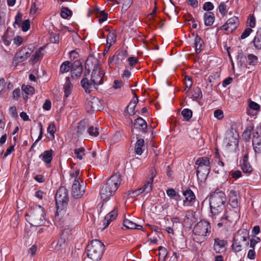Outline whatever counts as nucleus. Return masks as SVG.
I'll return each instance as SVG.
<instances>
[{
	"mask_svg": "<svg viewBox=\"0 0 261 261\" xmlns=\"http://www.w3.org/2000/svg\"><path fill=\"white\" fill-rule=\"evenodd\" d=\"M226 200L224 192L216 190L210 197V206L212 217L214 222H217L219 227L227 228L239 217L236 211H225V203Z\"/></svg>",
	"mask_w": 261,
	"mask_h": 261,
	"instance_id": "1",
	"label": "nucleus"
},
{
	"mask_svg": "<svg viewBox=\"0 0 261 261\" xmlns=\"http://www.w3.org/2000/svg\"><path fill=\"white\" fill-rule=\"evenodd\" d=\"M93 63L95 64L91 74L90 82L86 77L83 78L81 82L82 87L84 89L85 92L88 93L94 89H97L99 85L103 84L102 77L103 73L99 69H97L96 66L97 60L96 59L92 56L89 57L86 62L85 67L87 68L88 66L90 68V65Z\"/></svg>",
	"mask_w": 261,
	"mask_h": 261,
	"instance_id": "2",
	"label": "nucleus"
},
{
	"mask_svg": "<svg viewBox=\"0 0 261 261\" xmlns=\"http://www.w3.org/2000/svg\"><path fill=\"white\" fill-rule=\"evenodd\" d=\"M121 182L118 174L112 175L104 184L100 191V197L103 200H108L115 193Z\"/></svg>",
	"mask_w": 261,
	"mask_h": 261,
	"instance_id": "3",
	"label": "nucleus"
},
{
	"mask_svg": "<svg viewBox=\"0 0 261 261\" xmlns=\"http://www.w3.org/2000/svg\"><path fill=\"white\" fill-rule=\"evenodd\" d=\"M45 213L43 208L38 205L32 208L25 214L26 220L29 223L35 226L42 225L45 222Z\"/></svg>",
	"mask_w": 261,
	"mask_h": 261,
	"instance_id": "4",
	"label": "nucleus"
},
{
	"mask_svg": "<svg viewBox=\"0 0 261 261\" xmlns=\"http://www.w3.org/2000/svg\"><path fill=\"white\" fill-rule=\"evenodd\" d=\"M104 244L98 240H92L86 248L87 256L94 261L101 259L104 252Z\"/></svg>",
	"mask_w": 261,
	"mask_h": 261,
	"instance_id": "5",
	"label": "nucleus"
},
{
	"mask_svg": "<svg viewBox=\"0 0 261 261\" xmlns=\"http://www.w3.org/2000/svg\"><path fill=\"white\" fill-rule=\"evenodd\" d=\"M195 165L197 166L196 174L198 179L201 181L205 180L211 168L210 159L206 156L198 158Z\"/></svg>",
	"mask_w": 261,
	"mask_h": 261,
	"instance_id": "6",
	"label": "nucleus"
},
{
	"mask_svg": "<svg viewBox=\"0 0 261 261\" xmlns=\"http://www.w3.org/2000/svg\"><path fill=\"white\" fill-rule=\"evenodd\" d=\"M55 199L57 205V214L59 215V213L66 207L68 201V191L65 187H61L56 192Z\"/></svg>",
	"mask_w": 261,
	"mask_h": 261,
	"instance_id": "7",
	"label": "nucleus"
},
{
	"mask_svg": "<svg viewBox=\"0 0 261 261\" xmlns=\"http://www.w3.org/2000/svg\"><path fill=\"white\" fill-rule=\"evenodd\" d=\"M193 232L195 235L203 237H206L211 232L210 224L205 220H201L195 225Z\"/></svg>",
	"mask_w": 261,
	"mask_h": 261,
	"instance_id": "8",
	"label": "nucleus"
},
{
	"mask_svg": "<svg viewBox=\"0 0 261 261\" xmlns=\"http://www.w3.org/2000/svg\"><path fill=\"white\" fill-rule=\"evenodd\" d=\"M70 236V230L68 229H64L58 241L55 250L58 252H62L65 250L67 245V242Z\"/></svg>",
	"mask_w": 261,
	"mask_h": 261,
	"instance_id": "9",
	"label": "nucleus"
},
{
	"mask_svg": "<svg viewBox=\"0 0 261 261\" xmlns=\"http://www.w3.org/2000/svg\"><path fill=\"white\" fill-rule=\"evenodd\" d=\"M33 51V50L30 48V46L27 49L25 47L21 48L15 55L13 59V64L16 66L19 63L24 61L30 56Z\"/></svg>",
	"mask_w": 261,
	"mask_h": 261,
	"instance_id": "10",
	"label": "nucleus"
},
{
	"mask_svg": "<svg viewBox=\"0 0 261 261\" xmlns=\"http://www.w3.org/2000/svg\"><path fill=\"white\" fill-rule=\"evenodd\" d=\"M86 109L88 112L92 113L102 109V105L97 97H90L86 101Z\"/></svg>",
	"mask_w": 261,
	"mask_h": 261,
	"instance_id": "11",
	"label": "nucleus"
},
{
	"mask_svg": "<svg viewBox=\"0 0 261 261\" xmlns=\"http://www.w3.org/2000/svg\"><path fill=\"white\" fill-rule=\"evenodd\" d=\"M85 185L83 180L73 181L72 186V195L76 199L81 198L85 193Z\"/></svg>",
	"mask_w": 261,
	"mask_h": 261,
	"instance_id": "12",
	"label": "nucleus"
},
{
	"mask_svg": "<svg viewBox=\"0 0 261 261\" xmlns=\"http://www.w3.org/2000/svg\"><path fill=\"white\" fill-rule=\"evenodd\" d=\"M183 195L185 200L183 201V205L185 206H190L193 205L196 201V196L193 192L190 189L182 190Z\"/></svg>",
	"mask_w": 261,
	"mask_h": 261,
	"instance_id": "13",
	"label": "nucleus"
},
{
	"mask_svg": "<svg viewBox=\"0 0 261 261\" xmlns=\"http://www.w3.org/2000/svg\"><path fill=\"white\" fill-rule=\"evenodd\" d=\"M83 72L82 63L79 60H76L71 65V76L73 79L80 77Z\"/></svg>",
	"mask_w": 261,
	"mask_h": 261,
	"instance_id": "14",
	"label": "nucleus"
},
{
	"mask_svg": "<svg viewBox=\"0 0 261 261\" xmlns=\"http://www.w3.org/2000/svg\"><path fill=\"white\" fill-rule=\"evenodd\" d=\"M239 19L236 16H233L232 17L228 19L226 23L223 25L221 27L225 31L230 30L231 32L235 30L239 25Z\"/></svg>",
	"mask_w": 261,
	"mask_h": 261,
	"instance_id": "15",
	"label": "nucleus"
},
{
	"mask_svg": "<svg viewBox=\"0 0 261 261\" xmlns=\"http://www.w3.org/2000/svg\"><path fill=\"white\" fill-rule=\"evenodd\" d=\"M151 176L148 180H147L144 185L141 187L140 190L141 192L146 193H150L152 190V182L153 181L154 177L155 176V174L154 173L153 170H151Z\"/></svg>",
	"mask_w": 261,
	"mask_h": 261,
	"instance_id": "16",
	"label": "nucleus"
},
{
	"mask_svg": "<svg viewBox=\"0 0 261 261\" xmlns=\"http://www.w3.org/2000/svg\"><path fill=\"white\" fill-rule=\"evenodd\" d=\"M227 242L224 240H221L218 238H215L214 244V250L216 253H221L225 251Z\"/></svg>",
	"mask_w": 261,
	"mask_h": 261,
	"instance_id": "17",
	"label": "nucleus"
},
{
	"mask_svg": "<svg viewBox=\"0 0 261 261\" xmlns=\"http://www.w3.org/2000/svg\"><path fill=\"white\" fill-rule=\"evenodd\" d=\"M126 58L125 52H119L118 54L115 55L112 57L111 60L109 61V64L110 65L111 64L114 63L117 66H119L123 64Z\"/></svg>",
	"mask_w": 261,
	"mask_h": 261,
	"instance_id": "18",
	"label": "nucleus"
},
{
	"mask_svg": "<svg viewBox=\"0 0 261 261\" xmlns=\"http://www.w3.org/2000/svg\"><path fill=\"white\" fill-rule=\"evenodd\" d=\"M134 127L143 133L147 132V124L146 121L141 117H138L135 120Z\"/></svg>",
	"mask_w": 261,
	"mask_h": 261,
	"instance_id": "19",
	"label": "nucleus"
},
{
	"mask_svg": "<svg viewBox=\"0 0 261 261\" xmlns=\"http://www.w3.org/2000/svg\"><path fill=\"white\" fill-rule=\"evenodd\" d=\"M253 149L256 153H261V136L256 132L253 134L252 139Z\"/></svg>",
	"mask_w": 261,
	"mask_h": 261,
	"instance_id": "20",
	"label": "nucleus"
},
{
	"mask_svg": "<svg viewBox=\"0 0 261 261\" xmlns=\"http://www.w3.org/2000/svg\"><path fill=\"white\" fill-rule=\"evenodd\" d=\"M117 215L118 210L117 208L116 207L106 216L103 221V224L105 225L103 229L109 225L111 222L113 221L116 218Z\"/></svg>",
	"mask_w": 261,
	"mask_h": 261,
	"instance_id": "21",
	"label": "nucleus"
},
{
	"mask_svg": "<svg viewBox=\"0 0 261 261\" xmlns=\"http://www.w3.org/2000/svg\"><path fill=\"white\" fill-rule=\"evenodd\" d=\"M228 197L230 205L233 208L238 207L239 205L238 192L234 190H231L228 194Z\"/></svg>",
	"mask_w": 261,
	"mask_h": 261,
	"instance_id": "22",
	"label": "nucleus"
},
{
	"mask_svg": "<svg viewBox=\"0 0 261 261\" xmlns=\"http://www.w3.org/2000/svg\"><path fill=\"white\" fill-rule=\"evenodd\" d=\"M236 239L239 241H243L245 242V245L248 246L249 242L247 241L249 238V232L247 230L244 229L241 231H239L237 234H236Z\"/></svg>",
	"mask_w": 261,
	"mask_h": 261,
	"instance_id": "23",
	"label": "nucleus"
},
{
	"mask_svg": "<svg viewBox=\"0 0 261 261\" xmlns=\"http://www.w3.org/2000/svg\"><path fill=\"white\" fill-rule=\"evenodd\" d=\"M53 152L52 149L45 150L39 155V158L41 159L46 164H50L53 160Z\"/></svg>",
	"mask_w": 261,
	"mask_h": 261,
	"instance_id": "24",
	"label": "nucleus"
},
{
	"mask_svg": "<svg viewBox=\"0 0 261 261\" xmlns=\"http://www.w3.org/2000/svg\"><path fill=\"white\" fill-rule=\"evenodd\" d=\"M204 24L209 27L213 25L215 20L214 14L212 12H207L204 14L203 16Z\"/></svg>",
	"mask_w": 261,
	"mask_h": 261,
	"instance_id": "25",
	"label": "nucleus"
},
{
	"mask_svg": "<svg viewBox=\"0 0 261 261\" xmlns=\"http://www.w3.org/2000/svg\"><path fill=\"white\" fill-rule=\"evenodd\" d=\"M63 88H64V98H66L71 94V93L72 91V89H73V85L71 83L69 77H67L66 78V82L64 85Z\"/></svg>",
	"mask_w": 261,
	"mask_h": 261,
	"instance_id": "26",
	"label": "nucleus"
},
{
	"mask_svg": "<svg viewBox=\"0 0 261 261\" xmlns=\"http://www.w3.org/2000/svg\"><path fill=\"white\" fill-rule=\"evenodd\" d=\"M123 226L127 229H137L144 230L142 225L137 224L127 219L124 220Z\"/></svg>",
	"mask_w": 261,
	"mask_h": 261,
	"instance_id": "27",
	"label": "nucleus"
},
{
	"mask_svg": "<svg viewBox=\"0 0 261 261\" xmlns=\"http://www.w3.org/2000/svg\"><path fill=\"white\" fill-rule=\"evenodd\" d=\"M43 47H41L33 55L31 58L33 64H36L38 61H40L42 59L43 57Z\"/></svg>",
	"mask_w": 261,
	"mask_h": 261,
	"instance_id": "28",
	"label": "nucleus"
},
{
	"mask_svg": "<svg viewBox=\"0 0 261 261\" xmlns=\"http://www.w3.org/2000/svg\"><path fill=\"white\" fill-rule=\"evenodd\" d=\"M134 96L136 97V99H132L127 107L126 110L130 115H133L135 114L134 110L138 101V97L135 93H134Z\"/></svg>",
	"mask_w": 261,
	"mask_h": 261,
	"instance_id": "29",
	"label": "nucleus"
},
{
	"mask_svg": "<svg viewBox=\"0 0 261 261\" xmlns=\"http://www.w3.org/2000/svg\"><path fill=\"white\" fill-rule=\"evenodd\" d=\"M116 40V33L115 31L110 32L107 35V45L110 48Z\"/></svg>",
	"mask_w": 261,
	"mask_h": 261,
	"instance_id": "30",
	"label": "nucleus"
},
{
	"mask_svg": "<svg viewBox=\"0 0 261 261\" xmlns=\"http://www.w3.org/2000/svg\"><path fill=\"white\" fill-rule=\"evenodd\" d=\"M166 193L170 199H175L176 201L181 199V196L178 192L173 188H169L166 190Z\"/></svg>",
	"mask_w": 261,
	"mask_h": 261,
	"instance_id": "31",
	"label": "nucleus"
},
{
	"mask_svg": "<svg viewBox=\"0 0 261 261\" xmlns=\"http://www.w3.org/2000/svg\"><path fill=\"white\" fill-rule=\"evenodd\" d=\"M204 45V42L201 38L198 35L195 37L194 41V45L195 47L196 52L198 54L202 50V47Z\"/></svg>",
	"mask_w": 261,
	"mask_h": 261,
	"instance_id": "32",
	"label": "nucleus"
},
{
	"mask_svg": "<svg viewBox=\"0 0 261 261\" xmlns=\"http://www.w3.org/2000/svg\"><path fill=\"white\" fill-rule=\"evenodd\" d=\"M72 64L68 61L64 62L60 66L59 72L61 74H63L68 72L69 70L71 71Z\"/></svg>",
	"mask_w": 261,
	"mask_h": 261,
	"instance_id": "33",
	"label": "nucleus"
},
{
	"mask_svg": "<svg viewBox=\"0 0 261 261\" xmlns=\"http://www.w3.org/2000/svg\"><path fill=\"white\" fill-rule=\"evenodd\" d=\"M86 129L85 122L81 121L77 123V125L75 128V134L77 136L79 137L83 134Z\"/></svg>",
	"mask_w": 261,
	"mask_h": 261,
	"instance_id": "34",
	"label": "nucleus"
},
{
	"mask_svg": "<svg viewBox=\"0 0 261 261\" xmlns=\"http://www.w3.org/2000/svg\"><path fill=\"white\" fill-rule=\"evenodd\" d=\"M144 145V140L142 139H138L135 146V152L138 155L143 153L142 147Z\"/></svg>",
	"mask_w": 261,
	"mask_h": 261,
	"instance_id": "35",
	"label": "nucleus"
},
{
	"mask_svg": "<svg viewBox=\"0 0 261 261\" xmlns=\"http://www.w3.org/2000/svg\"><path fill=\"white\" fill-rule=\"evenodd\" d=\"M181 114L184 117V120L188 121L192 118L193 112L190 109L186 108L182 110Z\"/></svg>",
	"mask_w": 261,
	"mask_h": 261,
	"instance_id": "36",
	"label": "nucleus"
},
{
	"mask_svg": "<svg viewBox=\"0 0 261 261\" xmlns=\"http://www.w3.org/2000/svg\"><path fill=\"white\" fill-rule=\"evenodd\" d=\"M21 90L22 93L27 95H33L35 93V88L30 85H22Z\"/></svg>",
	"mask_w": 261,
	"mask_h": 261,
	"instance_id": "37",
	"label": "nucleus"
},
{
	"mask_svg": "<svg viewBox=\"0 0 261 261\" xmlns=\"http://www.w3.org/2000/svg\"><path fill=\"white\" fill-rule=\"evenodd\" d=\"M236 234L234 236L233 239V243L232 245V250L236 252H238L242 250V246L241 244V241H239V240H237L236 239Z\"/></svg>",
	"mask_w": 261,
	"mask_h": 261,
	"instance_id": "38",
	"label": "nucleus"
},
{
	"mask_svg": "<svg viewBox=\"0 0 261 261\" xmlns=\"http://www.w3.org/2000/svg\"><path fill=\"white\" fill-rule=\"evenodd\" d=\"M195 216V212L192 210H188L186 211L185 214V217L187 222L190 221V223H193L194 222Z\"/></svg>",
	"mask_w": 261,
	"mask_h": 261,
	"instance_id": "39",
	"label": "nucleus"
},
{
	"mask_svg": "<svg viewBox=\"0 0 261 261\" xmlns=\"http://www.w3.org/2000/svg\"><path fill=\"white\" fill-rule=\"evenodd\" d=\"M117 4L122 5V8L127 9L133 4V0H115Z\"/></svg>",
	"mask_w": 261,
	"mask_h": 261,
	"instance_id": "40",
	"label": "nucleus"
},
{
	"mask_svg": "<svg viewBox=\"0 0 261 261\" xmlns=\"http://www.w3.org/2000/svg\"><path fill=\"white\" fill-rule=\"evenodd\" d=\"M22 15L20 12H18L15 17V21L13 26L15 28H19L22 23Z\"/></svg>",
	"mask_w": 261,
	"mask_h": 261,
	"instance_id": "41",
	"label": "nucleus"
},
{
	"mask_svg": "<svg viewBox=\"0 0 261 261\" xmlns=\"http://www.w3.org/2000/svg\"><path fill=\"white\" fill-rule=\"evenodd\" d=\"M72 15V11L67 7H62L61 10V16L64 19Z\"/></svg>",
	"mask_w": 261,
	"mask_h": 261,
	"instance_id": "42",
	"label": "nucleus"
},
{
	"mask_svg": "<svg viewBox=\"0 0 261 261\" xmlns=\"http://www.w3.org/2000/svg\"><path fill=\"white\" fill-rule=\"evenodd\" d=\"M87 132L89 135L95 137H97L99 134L98 127L93 126H89Z\"/></svg>",
	"mask_w": 261,
	"mask_h": 261,
	"instance_id": "43",
	"label": "nucleus"
},
{
	"mask_svg": "<svg viewBox=\"0 0 261 261\" xmlns=\"http://www.w3.org/2000/svg\"><path fill=\"white\" fill-rule=\"evenodd\" d=\"M242 170L245 173H250L252 172V168L249 162L242 163Z\"/></svg>",
	"mask_w": 261,
	"mask_h": 261,
	"instance_id": "44",
	"label": "nucleus"
},
{
	"mask_svg": "<svg viewBox=\"0 0 261 261\" xmlns=\"http://www.w3.org/2000/svg\"><path fill=\"white\" fill-rule=\"evenodd\" d=\"M56 126L54 124H50L47 127V133L49 134V138L51 140L55 139V133L56 132Z\"/></svg>",
	"mask_w": 261,
	"mask_h": 261,
	"instance_id": "45",
	"label": "nucleus"
},
{
	"mask_svg": "<svg viewBox=\"0 0 261 261\" xmlns=\"http://www.w3.org/2000/svg\"><path fill=\"white\" fill-rule=\"evenodd\" d=\"M192 95L194 98L201 99L202 97V94L200 88L197 87L194 88Z\"/></svg>",
	"mask_w": 261,
	"mask_h": 261,
	"instance_id": "46",
	"label": "nucleus"
},
{
	"mask_svg": "<svg viewBox=\"0 0 261 261\" xmlns=\"http://www.w3.org/2000/svg\"><path fill=\"white\" fill-rule=\"evenodd\" d=\"M80 174V169H77L74 171L70 173V176L71 178L74 179V181L76 180H78L79 182L81 181L82 180L81 179V177Z\"/></svg>",
	"mask_w": 261,
	"mask_h": 261,
	"instance_id": "47",
	"label": "nucleus"
},
{
	"mask_svg": "<svg viewBox=\"0 0 261 261\" xmlns=\"http://www.w3.org/2000/svg\"><path fill=\"white\" fill-rule=\"evenodd\" d=\"M254 47L257 49H261V35H256L253 40Z\"/></svg>",
	"mask_w": 261,
	"mask_h": 261,
	"instance_id": "48",
	"label": "nucleus"
},
{
	"mask_svg": "<svg viewBox=\"0 0 261 261\" xmlns=\"http://www.w3.org/2000/svg\"><path fill=\"white\" fill-rule=\"evenodd\" d=\"M85 149L83 147H81L77 149H75L74 150V154L79 160H82L83 156L85 155Z\"/></svg>",
	"mask_w": 261,
	"mask_h": 261,
	"instance_id": "49",
	"label": "nucleus"
},
{
	"mask_svg": "<svg viewBox=\"0 0 261 261\" xmlns=\"http://www.w3.org/2000/svg\"><path fill=\"white\" fill-rule=\"evenodd\" d=\"M247 58L249 61V64L250 65H254L257 63L258 59L257 57L253 54H249Z\"/></svg>",
	"mask_w": 261,
	"mask_h": 261,
	"instance_id": "50",
	"label": "nucleus"
},
{
	"mask_svg": "<svg viewBox=\"0 0 261 261\" xmlns=\"http://www.w3.org/2000/svg\"><path fill=\"white\" fill-rule=\"evenodd\" d=\"M219 12L223 15L225 16L227 12V6L224 3L222 2L218 7Z\"/></svg>",
	"mask_w": 261,
	"mask_h": 261,
	"instance_id": "51",
	"label": "nucleus"
},
{
	"mask_svg": "<svg viewBox=\"0 0 261 261\" xmlns=\"http://www.w3.org/2000/svg\"><path fill=\"white\" fill-rule=\"evenodd\" d=\"M2 39L5 45L8 46L10 44L11 38L8 36V32L6 31L2 37Z\"/></svg>",
	"mask_w": 261,
	"mask_h": 261,
	"instance_id": "52",
	"label": "nucleus"
},
{
	"mask_svg": "<svg viewBox=\"0 0 261 261\" xmlns=\"http://www.w3.org/2000/svg\"><path fill=\"white\" fill-rule=\"evenodd\" d=\"M141 193H142L141 192V190L140 189H138L135 190L128 191L127 195L129 197L133 198L140 195Z\"/></svg>",
	"mask_w": 261,
	"mask_h": 261,
	"instance_id": "53",
	"label": "nucleus"
},
{
	"mask_svg": "<svg viewBox=\"0 0 261 261\" xmlns=\"http://www.w3.org/2000/svg\"><path fill=\"white\" fill-rule=\"evenodd\" d=\"M247 22L250 28H253L255 27V18L253 15H250L248 18Z\"/></svg>",
	"mask_w": 261,
	"mask_h": 261,
	"instance_id": "54",
	"label": "nucleus"
},
{
	"mask_svg": "<svg viewBox=\"0 0 261 261\" xmlns=\"http://www.w3.org/2000/svg\"><path fill=\"white\" fill-rule=\"evenodd\" d=\"M214 116L218 120H221L224 117L223 112L221 110L217 109L214 111Z\"/></svg>",
	"mask_w": 261,
	"mask_h": 261,
	"instance_id": "55",
	"label": "nucleus"
},
{
	"mask_svg": "<svg viewBox=\"0 0 261 261\" xmlns=\"http://www.w3.org/2000/svg\"><path fill=\"white\" fill-rule=\"evenodd\" d=\"M214 8V5L212 3L207 2L204 4L203 6V9L204 11H210L213 10Z\"/></svg>",
	"mask_w": 261,
	"mask_h": 261,
	"instance_id": "56",
	"label": "nucleus"
},
{
	"mask_svg": "<svg viewBox=\"0 0 261 261\" xmlns=\"http://www.w3.org/2000/svg\"><path fill=\"white\" fill-rule=\"evenodd\" d=\"M21 29L23 32H27L30 28V23L29 20H24L21 24Z\"/></svg>",
	"mask_w": 261,
	"mask_h": 261,
	"instance_id": "57",
	"label": "nucleus"
},
{
	"mask_svg": "<svg viewBox=\"0 0 261 261\" xmlns=\"http://www.w3.org/2000/svg\"><path fill=\"white\" fill-rule=\"evenodd\" d=\"M253 31L252 29L250 28H247L245 29V30L243 32L242 35H241L240 38L242 39H244L247 37H248L250 33Z\"/></svg>",
	"mask_w": 261,
	"mask_h": 261,
	"instance_id": "58",
	"label": "nucleus"
},
{
	"mask_svg": "<svg viewBox=\"0 0 261 261\" xmlns=\"http://www.w3.org/2000/svg\"><path fill=\"white\" fill-rule=\"evenodd\" d=\"M249 107L250 109L255 111H258L260 108V106L257 103L253 101L249 102Z\"/></svg>",
	"mask_w": 261,
	"mask_h": 261,
	"instance_id": "59",
	"label": "nucleus"
},
{
	"mask_svg": "<svg viewBox=\"0 0 261 261\" xmlns=\"http://www.w3.org/2000/svg\"><path fill=\"white\" fill-rule=\"evenodd\" d=\"M123 85V82L121 81L116 80L114 81L113 87L116 90L119 89L122 87Z\"/></svg>",
	"mask_w": 261,
	"mask_h": 261,
	"instance_id": "60",
	"label": "nucleus"
},
{
	"mask_svg": "<svg viewBox=\"0 0 261 261\" xmlns=\"http://www.w3.org/2000/svg\"><path fill=\"white\" fill-rule=\"evenodd\" d=\"M130 66H134L138 62V59L135 57H129L127 59Z\"/></svg>",
	"mask_w": 261,
	"mask_h": 261,
	"instance_id": "61",
	"label": "nucleus"
},
{
	"mask_svg": "<svg viewBox=\"0 0 261 261\" xmlns=\"http://www.w3.org/2000/svg\"><path fill=\"white\" fill-rule=\"evenodd\" d=\"M20 96V91L19 88L15 89L12 93L13 98L15 100H18Z\"/></svg>",
	"mask_w": 261,
	"mask_h": 261,
	"instance_id": "62",
	"label": "nucleus"
},
{
	"mask_svg": "<svg viewBox=\"0 0 261 261\" xmlns=\"http://www.w3.org/2000/svg\"><path fill=\"white\" fill-rule=\"evenodd\" d=\"M23 39L20 36H17L14 37L13 39L14 43L17 45V46L20 45L22 43Z\"/></svg>",
	"mask_w": 261,
	"mask_h": 261,
	"instance_id": "63",
	"label": "nucleus"
},
{
	"mask_svg": "<svg viewBox=\"0 0 261 261\" xmlns=\"http://www.w3.org/2000/svg\"><path fill=\"white\" fill-rule=\"evenodd\" d=\"M14 146L15 145H11L7 149L4 155V158L7 157L14 151Z\"/></svg>",
	"mask_w": 261,
	"mask_h": 261,
	"instance_id": "64",
	"label": "nucleus"
}]
</instances>
